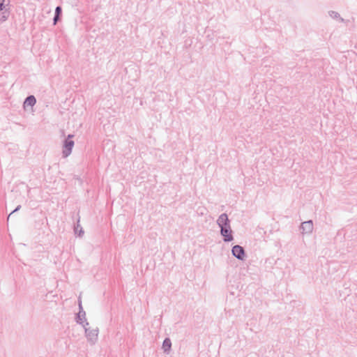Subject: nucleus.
I'll list each match as a JSON object with an SVG mask.
<instances>
[{"label": "nucleus", "mask_w": 357, "mask_h": 357, "mask_svg": "<svg viewBox=\"0 0 357 357\" xmlns=\"http://www.w3.org/2000/svg\"><path fill=\"white\" fill-rule=\"evenodd\" d=\"M217 224L220 228V234L224 242H231L234 240L230 220L227 213H222L217 220Z\"/></svg>", "instance_id": "obj_1"}, {"label": "nucleus", "mask_w": 357, "mask_h": 357, "mask_svg": "<svg viewBox=\"0 0 357 357\" xmlns=\"http://www.w3.org/2000/svg\"><path fill=\"white\" fill-rule=\"evenodd\" d=\"M74 137L73 135H68L67 138L65 139L63 141V150H62V155L63 158H67L69 156L71 153L73 148L75 145L74 141L72 139V138Z\"/></svg>", "instance_id": "obj_2"}, {"label": "nucleus", "mask_w": 357, "mask_h": 357, "mask_svg": "<svg viewBox=\"0 0 357 357\" xmlns=\"http://www.w3.org/2000/svg\"><path fill=\"white\" fill-rule=\"evenodd\" d=\"M78 305H79V312L76 314L75 321L77 324L82 325L84 328L85 326L89 325V322L86 319V312L83 309L82 305V301L80 299L78 300Z\"/></svg>", "instance_id": "obj_3"}, {"label": "nucleus", "mask_w": 357, "mask_h": 357, "mask_svg": "<svg viewBox=\"0 0 357 357\" xmlns=\"http://www.w3.org/2000/svg\"><path fill=\"white\" fill-rule=\"evenodd\" d=\"M84 328V332H85V335L87 338V340L92 344H94L97 340H98V328H96L95 329H90V328H86V326H85V328Z\"/></svg>", "instance_id": "obj_4"}, {"label": "nucleus", "mask_w": 357, "mask_h": 357, "mask_svg": "<svg viewBox=\"0 0 357 357\" xmlns=\"http://www.w3.org/2000/svg\"><path fill=\"white\" fill-rule=\"evenodd\" d=\"M231 254L234 257L241 261L245 260L246 257V254L244 248L239 245H236L231 248Z\"/></svg>", "instance_id": "obj_5"}, {"label": "nucleus", "mask_w": 357, "mask_h": 357, "mask_svg": "<svg viewBox=\"0 0 357 357\" xmlns=\"http://www.w3.org/2000/svg\"><path fill=\"white\" fill-rule=\"evenodd\" d=\"M301 229L303 234H310L313 231V222L310 220L301 223Z\"/></svg>", "instance_id": "obj_6"}, {"label": "nucleus", "mask_w": 357, "mask_h": 357, "mask_svg": "<svg viewBox=\"0 0 357 357\" xmlns=\"http://www.w3.org/2000/svg\"><path fill=\"white\" fill-rule=\"evenodd\" d=\"M172 348V342L169 337H166L162 342V349L164 353L169 354Z\"/></svg>", "instance_id": "obj_7"}, {"label": "nucleus", "mask_w": 357, "mask_h": 357, "mask_svg": "<svg viewBox=\"0 0 357 357\" xmlns=\"http://www.w3.org/2000/svg\"><path fill=\"white\" fill-rule=\"evenodd\" d=\"M36 103V99L34 96L30 95L27 96L25 98V100L24 102V107H26V106H31L33 107Z\"/></svg>", "instance_id": "obj_8"}, {"label": "nucleus", "mask_w": 357, "mask_h": 357, "mask_svg": "<svg viewBox=\"0 0 357 357\" xmlns=\"http://www.w3.org/2000/svg\"><path fill=\"white\" fill-rule=\"evenodd\" d=\"M62 13V8L60 6H58L55 8L54 16L53 18V24H56L58 21L60 20V17Z\"/></svg>", "instance_id": "obj_9"}, {"label": "nucleus", "mask_w": 357, "mask_h": 357, "mask_svg": "<svg viewBox=\"0 0 357 357\" xmlns=\"http://www.w3.org/2000/svg\"><path fill=\"white\" fill-rule=\"evenodd\" d=\"M10 11L8 9L1 11V17H0V22H3L6 21L9 17Z\"/></svg>", "instance_id": "obj_10"}, {"label": "nucleus", "mask_w": 357, "mask_h": 357, "mask_svg": "<svg viewBox=\"0 0 357 357\" xmlns=\"http://www.w3.org/2000/svg\"><path fill=\"white\" fill-rule=\"evenodd\" d=\"M79 222V218L77 220V225L74 228V231L75 234H77L79 236H82L84 234V230L82 227H80Z\"/></svg>", "instance_id": "obj_11"}, {"label": "nucleus", "mask_w": 357, "mask_h": 357, "mask_svg": "<svg viewBox=\"0 0 357 357\" xmlns=\"http://www.w3.org/2000/svg\"><path fill=\"white\" fill-rule=\"evenodd\" d=\"M329 15L333 19H338V20H340V22H344V19L340 17V14L336 11H333V10L330 11Z\"/></svg>", "instance_id": "obj_12"}, {"label": "nucleus", "mask_w": 357, "mask_h": 357, "mask_svg": "<svg viewBox=\"0 0 357 357\" xmlns=\"http://www.w3.org/2000/svg\"><path fill=\"white\" fill-rule=\"evenodd\" d=\"M5 2L6 1L4 0L0 1V12L6 10L5 7Z\"/></svg>", "instance_id": "obj_13"}, {"label": "nucleus", "mask_w": 357, "mask_h": 357, "mask_svg": "<svg viewBox=\"0 0 357 357\" xmlns=\"http://www.w3.org/2000/svg\"><path fill=\"white\" fill-rule=\"evenodd\" d=\"M21 208V205H18L8 215L7 220H8L10 216L13 214L14 213L18 211Z\"/></svg>", "instance_id": "obj_14"}, {"label": "nucleus", "mask_w": 357, "mask_h": 357, "mask_svg": "<svg viewBox=\"0 0 357 357\" xmlns=\"http://www.w3.org/2000/svg\"><path fill=\"white\" fill-rule=\"evenodd\" d=\"M10 3V0H7V5H8Z\"/></svg>", "instance_id": "obj_15"}]
</instances>
